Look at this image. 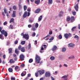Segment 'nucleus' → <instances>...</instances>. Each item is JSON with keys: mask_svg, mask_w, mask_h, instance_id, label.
Listing matches in <instances>:
<instances>
[{"mask_svg": "<svg viewBox=\"0 0 80 80\" xmlns=\"http://www.w3.org/2000/svg\"><path fill=\"white\" fill-rule=\"evenodd\" d=\"M21 45H25V41H22L21 42Z\"/></svg>", "mask_w": 80, "mask_h": 80, "instance_id": "obj_26", "label": "nucleus"}, {"mask_svg": "<svg viewBox=\"0 0 80 80\" xmlns=\"http://www.w3.org/2000/svg\"><path fill=\"white\" fill-rule=\"evenodd\" d=\"M38 23H36L35 25V27L37 28H38Z\"/></svg>", "mask_w": 80, "mask_h": 80, "instance_id": "obj_33", "label": "nucleus"}, {"mask_svg": "<svg viewBox=\"0 0 80 80\" xmlns=\"http://www.w3.org/2000/svg\"><path fill=\"white\" fill-rule=\"evenodd\" d=\"M27 13H28V12L27 11H25L23 15V18H26L27 16Z\"/></svg>", "mask_w": 80, "mask_h": 80, "instance_id": "obj_11", "label": "nucleus"}, {"mask_svg": "<svg viewBox=\"0 0 80 80\" xmlns=\"http://www.w3.org/2000/svg\"><path fill=\"white\" fill-rule=\"evenodd\" d=\"M74 8L76 12H78V3H77L74 7Z\"/></svg>", "mask_w": 80, "mask_h": 80, "instance_id": "obj_8", "label": "nucleus"}, {"mask_svg": "<svg viewBox=\"0 0 80 80\" xmlns=\"http://www.w3.org/2000/svg\"><path fill=\"white\" fill-rule=\"evenodd\" d=\"M14 60L15 61H17V57H14Z\"/></svg>", "mask_w": 80, "mask_h": 80, "instance_id": "obj_52", "label": "nucleus"}, {"mask_svg": "<svg viewBox=\"0 0 80 80\" xmlns=\"http://www.w3.org/2000/svg\"><path fill=\"white\" fill-rule=\"evenodd\" d=\"M28 28H31L32 27V25L31 24H29L28 25Z\"/></svg>", "mask_w": 80, "mask_h": 80, "instance_id": "obj_57", "label": "nucleus"}, {"mask_svg": "<svg viewBox=\"0 0 80 80\" xmlns=\"http://www.w3.org/2000/svg\"><path fill=\"white\" fill-rule=\"evenodd\" d=\"M2 28L0 27V32H1L2 35H4L5 37H7L8 33L6 31H5L4 30H2Z\"/></svg>", "mask_w": 80, "mask_h": 80, "instance_id": "obj_1", "label": "nucleus"}, {"mask_svg": "<svg viewBox=\"0 0 80 80\" xmlns=\"http://www.w3.org/2000/svg\"><path fill=\"white\" fill-rule=\"evenodd\" d=\"M0 38L2 39V40H3V39H4V38L2 37V34H0Z\"/></svg>", "mask_w": 80, "mask_h": 80, "instance_id": "obj_34", "label": "nucleus"}, {"mask_svg": "<svg viewBox=\"0 0 80 80\" xmlns=\"http://www.w3.org/2000/svg\"><path fill=\"white\" fill-rule=\"evenodd\" d=\"M22 12H21L19 13V15L20 16H21V15H22Z\"/></svg>", "mask_w": 80, "mask_h": 80, "instance_id": "obj_64", "label": "nucleus"}, {"mask_svg": "<svg viewBox=\"0 0 80 80\" xmlns=\"http://www.w3.org/2000/svg\"><path fill=\"white\" fill-rule=\"evenodd\" d=\"M66 50H67V49H66V48H63L62 49V52H65L66 51Z\"/></svg>", "mask_w": 80, "mask_h": 80, "instance_id": "obj_24", "label": "nucleus"}, {"mask_svg": "<svg viewBox=\"0 0 80 80\" xmlns=\"http://www.w3.org/2000/svg\"><path fill=\"white\" fill-rule=\"evenodd\" d=\"M30 13L29 12H28V15H27V16L28 17H29V16H30Z\"/></svg>", "mask_w": 80, "mask_h": 80, "instance_id": "obj_59", "label": "nucleus"}, {"mask_svg": "<svg viewBox=\"0 0 80 80\" xmlns=\"http://www.w3.org/2000/svg\"><path fill=\"white\" fill-rule=\"evenodd\" d=\"M64 37L68 39V37L70 38V37H72V34L70 33H69L68 34H64Z\"/></svg>", "mask_w": 80, "mask_h": 80, "instance_id": "obj_3", "label": "nucleus"}, {"mask_svg": "<svg viewBox=\"0 0 80 80\" xmlns=\"http://www.w3.org/2000/svg\"><path fill=\"white\" fill-rule=\"evenodd\" d=\"M57 48V46L56 45H54L53 46V47L52 48V51H55V50H56Z\"/></svg>", "mask_w": 80, "mask_h": 80, "instance_id": "obj_10", "label": "nucleus"}, {"mask_svg": "<svg viewBox=\"0 0 80 80\" xmlns=\"http://www.w3.org/2000/svg\"><path fill=\"white\" fill-rule=\"evenodd\" d=\"M40 2V0H37L35 2V3L37 5H39Z\"/></svg>", "mask_w": 80, "mask_h": 80, "instance_id": "obj_16", "label": "nucleus"}, {"mask_svg": "<svg viewBox=\"0 0 80 80\" xmlns=\"http://www.w3.org/2000/svg\"><path fill=\"white\" fill-rule=\"evenodd\" d=\"M9 62L10 63H15V61L12 59H11L9 60Z\"/></svg>", "mask_w": 80, "mask_h": 80, "instance_id": "obj_19", "label": "nucleus"}, {"mask_svg": "<svg viewBox=\"0 0 80 80\" xmlns=\"http://www.w3.org/2000/svg\"><path fill=\"white\" fill-rule=\"evenodd\" d=\"M10 27L11 28V29H13V26H12V25H10Z\"/></svg>", "mask_w": 80, "mask_h": 80, "instance_id": "obj_54", "label": "nucleus"}, {"mask_svg": "<svg viewBox=\"0 0 80 80\" xmlns=\"http://www.w3.org/2000/svg\"><path fill=\"white\" fill-rule=\"evenodd\" d=\"M38 72L40 73L39 74L40 75H43V74L44 73V70H39L38 71Z\"/></svg>", "mask_w": 80, "mask_h": 80, "instance_id": "obj_7", "label": "nucleus"}, {"mask_svg": "<svg viewBox=\"0 0 80 80\" xmlns=\"http://www.w3.org/2000/svg\"><path fill=\"white\" fill-rule=\"evenodd\" d=\"M42 46V47H43V48H46V47H47V46H46V45H43Z\"/></svg>", "mask_w": 80, "mask_h": 80, "instance_id": "obj_56", "label": "nucleus"}, {"mask_svg": "<svg viewBox=\"0 0 80 80\" xmlns=\"http://www.w3.org/2000/svg\"><path fill=\"white\" fill-rule=\"evenodd\" d=\"M28 49H30V48H31V44L29 43L28 45Z\"/></svg>", "mask_w": 80, "mask_h": 80, "instance_id": "obj_40", "label": "nucleus"}, {"mask_svg": "<svg viewBox=\"0 0 80 80\" xmlns=\"http://www.w3.org/2000/svg\"><path fill=\"white\" fill-rule=\"evenodd\" d=\"M18 42V41L17 40H16L14 42V44H15V45H16V44H17V43Z\"/></svg>", "mask_w": 80, "mask_h": 80, "instance_id": "obj_46", "label": "nucleus"}, {"mask_svg": "<svg viewBox=\"0 0 80 80\" xmlns=\"http://www.w3.org/2000/svg\"><path fill=\"white\" fill-rule=\"evenodd\" d=\"M8 70L9 72H13V69L12 68H9Z\"/></svg>", "mask_w": 80, "mask_h": 80, "instance_id": "obj_22", "label": "nucleus"}, {"mask_svg": "<svg viewBox=\"0 0 80 80\" xmlns=\"http://www.w3.org/2000/svg\"><path fill=\"white\" fill-rule=\"evenodd\" d=\"M29 36H28V34H24V36H23V38H25L26 40H28Z\"/></svg>", "mask_w": 80, "mask_h": 80, "instance_id": "obj_6", "label": "nucleus"}, {"mask_svg": "<svg viewBox=\"0 0 80 80\" xmlns=\"http://www.w3.org/2000/svg\"><path fill=\"white\" fill-rule=\"evenodd\" d=\"M68 76V75H65L62 77V78H67Z\"/></svg>", "mask_w": 80, "mask_h": 80, "instance_id": "obj_36", "label": "nucleus"}, {"mask_svg": "<svg viewBox=\"0 0 80 80\" xmlns=\"http://www.w3.org/2000/svg\"><path fill=\"white\" fill-rule=\"evenodd\" d=\"M32 62H33V59H30L29 60V63H32Z\"/></svg>", "mask_w": 80, "mask_h": 80, "instance_id": "obj_38", "label": "nucleus"}, {"mask_svg": "<svg viewBox=\"0 0 80 80\" xmlns=\"http://www.w3.org/2000/svg\"><path fill=\"white\" fill-rule=\"evenodd\" d=\"M35 75L36 77H38V71L37 72L35 73Z\"/></svg>", "mask_w": 80, "mask_h": 80, "instance_id": "obj_35", "label": "nucleus"}, {"mask_svg": "<svg viewBox=\"0 0 80 80\" xmlns=\"http://www.w3.org/2000/svg\"><path fill=\"white\" fill-rule=\"evenodd\" d=\"M54 39V37L52 36L51 38L49 39V40H53Z\"/></svg>", "mask_w": 80, "mask_h": 80, "instance_id": "obj_44", "label": "nucleus"}, {"mask_svg": "<svg viewBox=\"0 0 80 80\" xmlns=\"http://www.w3.org/2000/svg\"><path fill=\"white\" fill-rule=\"evenodd\" d=\"M33 20H29V22L30 23H32L33 22Z\"/></svg>", "mask_w": 80, "mask_h": 80, "instance_id": "obj_53", "label": "nucleus"}, {"mask_svg": "<svg viewBox=\"0 0 80 80\" xmlns=\"http://www.w3.org/2000/svg\"><path fill=\"white\" fill-rule=\"evenodd\" d=\"M51 75V74H50V73L48 72H47L45 73V77H50Z\"/></svg>", "mask_w": 80, "mask_h": 80, "instance_id": "obj_5", "label": "nucleus"}, {"mask_svg": "<svg viewBox=\"0 0 80 80\" xmlns=\"http://www.w3.org/2000/svg\"><path fill=\"white\" fill-rule=\"evenodd\" d=\"M10 23H12V22H13V23L14 22V18H11L10 21H9Z\"/></svg>", "mask_w": 80, "mask_h": 80, "instance_id": "obj_25", "label": "nucleus"}, {"mask_svg": "<svg viewBox=\"0 0 80 80\" xmlns=\"http://www.w3.org/2000/svg\"><path fill=\"white\" fill-rule=\"evenodd\" d=\"M48 37H50V35L49 34H48L46 36H45L44 38H43V39H45V38H47Z\"/></svg>", "mask_w": 80, "mask_h": 80, "instance_id": "obj_47", "label": "nucleus"}, {"mask_svg": "<svg viewBox=\"0 0 80 80\" xmlns=\"http://www.w3.org/2000/svg\"><path fill=\"white\" fill-rule=\"evenodd\" d=\"M12 17L13 18H15V17H16V11H13Z\"/></svg>", "mask_w": 80, "mask_h": 80, "instance_id": "obj_9", "label": "nucleus"}, {"mask_svg": "<svg viewBox=\"0 0 80 80\" xmlns=\"http://www.w3.org/2000/svg\"><path fill=\"white\" fill-rule=\"evenodd\" d=\"M40 60H41L40 57L38 55L36 54L35 57V62H36L37 63H39Z\"/></svg>", "mask_w": 80, "mask_h": 80, "instance_id": "obj_2", "label": "nucleus"}, {"mask_svg": "<svg viewBox=\"0 0 80 80\" xmlns=\"http://www.w3.org/2000/svg\"><path fill=\"white\" fill-rule=\"evenodd\" d=\"M12 8L13 9V10H15L17 9V6H13V7Z\"/></svg>", "mask_w": 80, "mask_h": 80, "instance_id": "obj_39", "label": "nucleus"}, {"mask_svg": "<svg viewBox=\"0 0 80 80\" xmlns=\"http://www.w3.org/2000/svg\"><path fill=\"white\" fill-rule=\"evenodd\" d=\"M28 77H31V74L30 73H29L28 74Z\"/></svg>", "mask_w": 80, "mask_h": 80, "instance_id": "obj_58", "label": "nucleus"}, {"mask_svg": "<svg viewBox=\"0 0 80 80\" xmlns=\"http://www.w3.org/2000/svg\"><path fill=\"white\" fill-rule=\"evenodd\" d=\"M27 7L26 5H24V10L25 11L26 10H27Z\"/></svg>", "mask_w": 80, "mask_h": 80, "instance_id": "obj_37", "label": "nucleus"}, {"mask_svg": "<svg viewBox=\"0 0 80 80\" xmlns=\"http://www.w3.org/2000/svg\"><path fill=\"white\" fill-rule=\"evenodd\" d=\"M42 16H41L39 17V18H38V21H41L42 20Z\"/></svg>", "mask_w": 80, "mask_h": 80, "instance_id": "obj_31", "label": "nucleus"}, {"mask_svg": "<svg viewBox=\"0 0 80 80\" xmlns=\"http://www.w3.org/2000/svg\"><path fill=\"white\" fill-rule=\"evenodd\" d=\"M72 14L73 15H74V16H75V15H76V12H75V11L73 12H72Z\"/></svg>", "mask_w": 80, "mask_h": 80, "instance_id": "obj_43", "label": "nucleus"}, {"mask_svg": "<svg viewBox=\"0 0 80 80\" xmlns=\"http://www.w3.org/2000/svg\"><path fill=\"white\" fill-rule=\"evenodd\" d=\"M15 53H16V54H18V53L19 52V51H18V49H15Z\"/></svg>", "mask_w": 80, "mask_h": 80, "instance_id": "obj_20", "label": "nucleus"}, {"mask_svg": "<svg viewBox=\"0 0 80 80\" xmlns=\"http://www.w3.org/2000/svg\"><path fill=\"white\" fill-rule=\"evenodd\" d=\"M68 46L70 47H73L75 46V45L72 43H70L68 45Z\"/></svg>", "mask_w": 80, "mask_h": 80, "instance_id": "obj_15", "label": "nucleus"}, {"mask_svg": "<svg viewBox=\"0 0 80 80\" xmlns=\"http://www.w3.org/2000/svg\"><path fill=\"white\" fill-rule=\"evenodd\" d=\"M58 39H62V35L60 34L58 36Z\"/></svg>", "mask_w": 80, "mask_h": 80, "instance_id": "obj_29", "label": "nucleus"}, {"mask_svg": "<svg viewBox=\"0 0 80 80\" xmlns=\"http://www.w3.org/2000/svg\"><path fill=\"white\" fill-rule=\"evenodd\" d=\"M74 38H77L78 40V39H79V37L77 35H75L74 37Z\"/></svg>", "mask_w": 80, "mask_h": 80, "instance_id": "obj_30", "label": "nucleus"}, {"mask_svg": "<svg viewBox=\"0 0 80 80\" xmlns=\"http://www.w3.org/2000/svg\"><path fill=\"white\" fill-rule=\"evenodd\" d=\"M50 59L51 60H55V57L53 56H52L50 58Z\"/></svg>", "mask_w": 80, "mask_h": 80, "instance_id": "obj_28", "label": "nucleus"}, {"mask_svg": "<svg viewBox=\"0 0 80 80\" xmlns=\"http://www.w3.org/2000/svg\"><path fill=\"white\" fill-rule=\"evenodd\" d=\"M7 24V21H5L4 23V25H6Z\"/></svg>", "mask_w": 80, "mask_h": 80, "instance_id": "obj_50", "label": "nucleus"}, {"mask_svg": "<svg viewBox=\"0 0 80 80\" xmlns=\"http://www.w3.org/2000/svg\"><path fill=\"white\" fill-rule=\"evenodd\" d=\"M21 49L22 46H21V45H20L18 47V49L19 50H21Z\"/></svg>", "mask_w": 80, "mask_h": 80, "instance_id": "obj_32", "label": "nucleus"}, {"mask_svg": "<svg viewBox=\"0 0 80 80\" xmlns=\"http://www.w3.org/2000/svg\"><path fill=\"white\" fill-rule=\"evenodd\" d=\"M11 80H15V78L14 77L13 78L12 77L11 78Z\"/></svg>", "mask_w": 80, "mask_h": 80, "instance_id": "obj_49", "label": "nucleus"}, {"mask_svg": "<svg viewBox=\"0 0 80 80\" xmlns=\"http://www.w3.org/2000/svg\"><path fill=\"white\" fill-rule=\"evenodd\" d=\"M70 20V18L68 17L67 18V21H68V22H69Z\"/></svg>", "mask_w": 80, "mask_h": 80, "instance_id": "obj_41", "label": "nucleus"}, {"mask_svg": "<svg viewBox=\"0 0 80 80\" xmlns=\"http://www.w3.org/2000/svg\"><path fill=\"white\" fill-rule=\"evenodd\" d=\"M19 58L21 61H23L24 60V58H25V56L23 54H21L20 55Z\"/></svg>", "mask_w": 80, "mask_h": 80, "instance_id": "obj_4", "label": "nucleus"}, {"mask_svg": "<svg viewBox=\"0 0 80 80\" xmlns=\"http://www.w3.org/2000/svg\"><path fill=\"white\" fill-rule=\"evenodd\" d=\"M76 28V27H73L72 29V31H75V29Z\"/></svg>", "mask_w": 80, "mask_h": 80, "instance_id": "obj_42", "label": "nucleus"}, {"mask_svg": "<svg viewBox=\"0 0 80 80\" xmlns=\"http://www.w3.org/2000/svg\"><path fill=\"white\" fill-rule=\"evenodd\" d=\"M71 22H74V21L75 20V18L74 17V16H72L70 18Z\"/></svg>", "mask_w": 80, "mask_h": 80, "instance_id": "obj_14", "label": "nucleus"}, {"mask_svg": "<svg viewBox=\"0 0 80 80\" xmlns=\"http://www.w3.org/2000/svg\"><path fill=\"white\" fill-rule=\"evenodd\" d=\"M41 10V9L40 8H38L35 11V13H39V12H40Z\"/></svg>", "mask_w": 80, "mask_h": 80, "instance_id": "obj_13", "label": "nucleus"}, {"mask_svg": "<svg viewBox=\"0 0 80 80\" xmlns=\"http://www.w3.org/2000/svg\"><path fill=\"white\" fill-rule=\"evenodd\" d=\"M20 50L22 52H25V49L23 47Z\"/></svg>", "mask_w": 80, "mask_h": 80, "instance_id": "obj_18", "label": "nucleus"}, {"mask_svg": "<svg viewBox=\"0 0 80 80\" xmlns=\"http://www.w3.org/2000/svg\"><path fill=\"white\" fill-rule=\"evenodd\" d=\"M3 59H5V57H6L5 54L3 55Z\"/></svg>", "mask_w": 80, "mask_h": 80, "instance_id": "obj_62", "label": "nucleus"}, {"mask_svg": "<svg viewBox=\"0 0 80 80\" xmlns=\"http://www.w3.org/2000/svg\"><path fill=\"white\" fill-rule=\"evenodd\" d=\"M74 58V56H72V57H69L68 58L69 59H70V58Z\"/></svg>", "mask_w": 80, "mask_h": 80, "instance_id": "obj_60", "label": "nucleus"}, {"mask_svg": "<svg viewBox=\"0 0 80 80\" xmlns=\"http://www.w3.org/2000/svg\"><path fill=\"white\" fill-rule=\"evenodd\" d=\"M21 75L22 77H23L25 76V75L24 74H23V73H22V72L21 73Z\"/></svg>", "mask_w": 80, "mask_h": 80, "instance_id": "obj_51", "label": "nucleus"}, {"mask_svg": "<svg viewBox=\"0 0 80 80\" xmlns=\"http://www.w3.org/2000/svg\"><path fill=\"white\" fill-rule=\"evenodd\" d=\"M22 73H23L24 74L26 75V74L27 73V72H26V71H24L22 72Z\"/></svg>", "mask_w": 80, "mask_h": 80, "instance_id": "obj_63", "label": "nucleus"}, {"mask_svg": "<svg viewBox=\"0 0 80 80\" xmlns=\"http://www.w3.org/2000/svg\"><path fill=\"white\" fill-rule=\"evenodd\" d=\"M18 5L19 7V9L20 10V9H22V5H21L20 3H19Z\"/></svg>", "mask_w": 80, "mask_h": 80, "instance_id": "obj_23", "label": "nucleus"}, {"mask_svg": "<svg viewBox=\"0 0 80 80\" xmlns=\"http://www.w3.org/2000/svg\"><path fill=\"white\" fill-rule=\"evenodd\" d=\"M36 34L35 33V32H34L32 33V37H35V35Z\"/></svg>", "mask_w": 80, "mask_h": 80, "instance_id": "obj_45", "label": "nucleus"}, {"mask_svg": "<svg viewBox=\"0 0 80 80\" xmlns=\"http://www.w3.org/2000/svg\"><path fill=\"white\" fill-rule=\"evenodd\" d=\"M53 1L52 0H48V5H51V4H52V3H53Z\"/></svg>", "mask_w": 80, "mask_h": 80, "instance_id": "obj_17", "label": "nucleus"}, {"mask_svg": "<svg viewBox=\"0 0 80 80\" xmlns=\"http://www.w3.org/2000/svg\"><path fill=\"white\" fill-rule=\"evenodd\" d=\"M18 68H19V67L18 66H17L15 67V70H16V72H19V71L20 70L18 69Z\"/></svg>", "mask_w": 80, "mask_h": 80, "instance_id": "obj_12", "label": "nucleus"}, {"mask_svg": "<svg viewBox=\"0 0 80 80\" xmlns=\"http://www.w3.org/2000/svg\"><path fill=\"white\" fill-rule=\"evenodd\" d=\"M51 78L52 80H55V78H54L52 76H51Z\"/></svg>", "mask_w": 80, "mask_h": 80, "instance_id": "obj_61", "label": "nucleus"}, {"mask_svg": "<svg viewBox=\"0 0 80 80\" xmlns=\"http://www.w3.org/2000/svg\"><path fill=\"white\" fill-rule=\"evenodd\" d=\"M9 53H12V48H10L8 49Z\"/></svg>", "mask_w": 80, "mask_h": 80, "instance_id": "obj_21", "label": "nucleus"}, {"mask_svg": "<svg viewBox=\"0 0 80 80\" xmlns=\"http://www.w3.org/2000/svg\"><path fill=\"white\" fill-rule=\"evenodd\" d=\"M52 31H50L49 32V35H52Z\"/></svg>", "mask_w": 80, "mask_h": 80, "instance_id": "obj_55", "label": "nucleus"}, {"mask_svg": "<svg viewBox=\"0 0 80 80\" xmlns=\"http://www.w3.org/2000/svg\"><path fill=\"white\" fill-rule=\"evenodd\" d=\"M4 12L5 13H7V9H4Z\"/></svg>", "mask_w": 80, "mask_h": 80, "instance_id": "obj_48", "label": "nucleus"}, {"mask_svg": "<svg viewBox=\"0 0 80 80\" xmlns=\"http://www.w3.org/2000/svg\"><path fill=\"white\" fill-rule=\"evenodd\" d=\"M36 30H37V28H35L34 26H32V30L33 31H35Z\"/></svg>", "mask_w": 80, "mask_h": 80, "instance_id": "obj_27", "label": "nucleus"}]
</instances>
